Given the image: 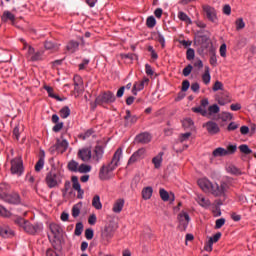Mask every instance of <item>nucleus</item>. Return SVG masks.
I'll list each match as a JSON object with an SVG mask.
<instances>
[{
  "mask_svg": "<svg viewBox=\"0 0 256 256\" xmlns=\"http://www.w3.org/2000/svg\"><path fill=\"white\" fill-rule=\"evenodd\" d=\"M198 185L204 193H210L214 197H223L226 191L229 189V184L226 182L213 183L209 179H200L198 180Z\"/></svg>",
  "mask_w": 256,
  "mask_h": 256,
  "instance_id": "1",
  "label": "nucleus"
},
{
  "mask_svg": "<svg viewBox=\"0 0 256 256\" xmlns=\"http://www.w3.org/2000/svg\"><path fill=\"white\" fill-rule=\"evenodd\" d=\"M123 157V148H118L112 158V161L106 166L103 165L99 171V179L101 181H109L113 177V171L119 167V161Z\"/></svg>",
  "mask_w": 256,
  "mask_h": 256,
  "instance_id": "2",
  "label": "nucleus"
},
{
  "mask_svg": "<svg viewBox=\"0 0 256 256\" xmlns=\"http://www.w3.org/2000/svg\"><path fill=\"white\" fill-rule=\"evenodd\" d=\"M14 223L18 225L25 233H28V235H36V233H39L41 231V225L40 224H31L29 220H25L22 217H17L14 220Z\"/></svg>",
  "mask_w": 256,
  "mask_h": 256,
  "instance_id": "3",
  "label": "nucleus"
},
{
  "mask_svg": "<svg viewBox=\"0 0 256 256\" xmlns=\"http://www.w3.org/2000/svg\"><path fill=\"white\" fill-rule=\"evenodd\" d=\"M63 176L60 172L55 170H51L47 173L45 181L46 185L49 189H55V187H59L62 183Z\"/></svg>",
  "mask_w": 256,
  "mask_h": 256,
  "instance_id": "4",
  "label": "nucleus"
},
{
  "mask_svg": "<svg viewBox=\"0 0 256 256\" xmlns=\"http://www.w3.org/2000/svg\"><path fill=\"white\" fill-rule=\"evenodd\" d=\"M197 43L200 45V53H207V51L213 53V43L207 35L197 36Z\"/></svg>",
  "mask_w": 256,
  "mask_h": 256,
  "instance_id": "5",
  "label": "nucleus"
},
{
  "mask_svg": "<svg viewBox=\"0 0 256 256\" xmlns=\"http://www.w3.org/2000/svg\"><path fill=\"white\" fill-rule=\"evenodd\" d=\"M10 163V171L12 175H17V177H21L25 171V168L23 167V159H21V157H16L13 158Z\"/></svg>",
  "mask_w": 256,
  "mask_h": 256,
  "instance_id": "6",
  "label": "nucleus"
},
{
  "mask_svg": "<svg viewBox=\"0 0 256 256\" xmlns=\"http://www.w3.org/2000/svg\"><path fill=\"white\" fill-rule=\"evenodd\" d=\"M117 98H115V94L111 91H106L103 92L102 94L98 95L96 97L95 102L97 103V105H103V104H111V103H115Z\"/></svg>",
  "mask_w": 256,
  "mask_h": 256,
  "instance_id": "7",
  "label": "nucleus"
},
{
  "mask_svg": "<svg viewBox=\"0 0 256 256\" xmlns=\"http://www.w3.org/2000/svg\"><path fill=\"white\" fill-rule=\"evenodd\" d=\"M204 16L210 23H214V25H217L219 23V18L217 17V10H215L214 7L210 5H204L202 6Z\"/></svg>",
  "mask_w": 256,
  "mask_h": 256,
  "instance_id": "8",
  "label": "nucleus"
},
{
  "mask_svg": "<svg viewBox=\"0 0 256 256\" xmlns=\"http://www.w3.org/2000/svg\"><path fill=\"white\" fill-rule=\"evenodd\" d=\"M69 149V142H67L65 139H57L56 143L50 147V151L52 153H55L57 151L58 153H65Z\"/></svg>",
  "mask_w": 256,
  "mask_h": 256,
  "instance_id": "9",
  "label": "nucleus"
},
{
  "mask_svg": "<svg viewBox=\"0 0 256 256\" xmlns=\"http://www.w3.org/2000/svg\"><path fill=\"white\" fill-rule=\"evenodd\" d=\"M203 127H205L209 135H219V133H221V128L219 127V124H217V122L213 120L204 123Z\"/></svg>",
  "mask_w": 256,
  "mask_h": 256,
  "instance_id": "10",
  "label": "nucleus"
},
{
  "mask_svg": "<svg viewBox=\"0 0 256 256\" xmlns=\"http://www.w3.org/2000/svg\"><path fill=\"white\" fill-rule=\"evenodd\" d=\"M147 150L145 148H140L135 151L128 160V165H133V163H137V161H141V159H145V154Z\"/></svg>",
  "mask_w": 256,
  "mask_h": 256,
  "instance_id": "11",
  "label": "nucleus"
},
{
  "mask_svg": "<svg viewBox=\"0 0 256 256\" xmlns=\"http://www.w3.org/2000/svg\"><path fill=\"white\" fill-rule=\"evenodd\" d=\"M93 157L91 148L86 147L78 150V159H81L84 163L91 161Z\"/></svg>",
  "mask_w": 256,
  "mask_h": 256,
  "instance_id": "12",
  "label": "nucleus"
},
{
  "mask_svg": "<svg viewBox=\"0 0 256 256\" xmlns=\"http://www.w3.org/2000/svg\"><path fill=\"white\" fill-rule=\"evenodd\" d=\"M115 235V227L112 224H108L101 231V237L104 241H109Z\"/></svg>",
  "mask_w": 256,
  "mask_h": 256,
  "instance_id": "13",
  "label": "nucleus"
},
{
  "mask_svg": "<svg viewBox=\"0 0 256 256\" xmlns=\"http://www.w3.org/2000/svg\"><path fill=\"white\" fill-rule=\"evenodd\" d=\"M138 120L139 118L137 115H132L131 110H126V115L124 116V127H133Z\"/></svg>",
  "mask_w": 256,
  "mask_h": 256,
  "instance_id": "14",
  "label": "nucleus"
},
{
  "mask_svg": "<svg viewBox=\"0 0 256 256\" xmlns=\"http://www.w3.org/2000/svg\"><path fill=\"white\" fill-rule=\"evenodd\" d=\"M3 201L6 203H10L11 205H19L21 203V196L17 192H14L12 194H7L2 198Z\"/></svg>",
  "mask_w": 256,
  "mask_h": 256,
  "instance_id": "15",
  "label": "nucleus"
},
{
  "mask_svg": "<svg viewBox=\"0 0 256 256\" xmlns=\"http://www.w3.org/2000/svg\"><path fill=\"white\" fill-rule=\"evenodd\" d=\"M178 220H179V227L182 228V231H185L187 227H189V221H191V218L189 217L188 213L184 212L178 215Z\"/></svg>",
  "mask_w": 256,
  "mask_h": 256,
  "instance_id": "16",
  "label": "nucleus"
},
{
  "mask_svg": "<svg viewBox=\"0 0 256 256\" xmlns=\"http://www.w3.org/2000/svg\"><path fill=\"white\" fill-rule=\"evenodd\" d=\"M104 153L105 147H103V145H96L94 148V154L92 156L93 161H95V163H99V161L103 159Z\"/></svg>",
  "mask_w": 256,
  "mask_h": 256,
  "instance_id": "17",
  "label": "nucleus"
},
{
  "mask_svg": "<svg viewBox=\"0 0 256 256\" xmlns=\"http://www.w3.org/2000/svg\"><path fill=\"white\" fill-rule=\"evenodd\" d=\"M151 139L153 137L148 132H142L136 136L135 141L141 145H147V143H151Z\"/></svg>",
  "mask_w": 256,
  "mask_h": 256,
  "instance_id": "18",
  "label": "nucleus"
},
{
  "mask_svg": "<svg viewBox=\"0 0 256 256\" xmlns=\"http://www.w3.org/2000/svg\"><path fill=\"white\" fill-rule=\"evenodd\" d=\"M195 201L198 203V205H200V207H203L204 209L211 207V200H209V198H205L203 194H197Z\"/></svg>",
  "mask_w": 256,
  "mask_h": 256,
  "instance_id": "19",
  "label": "nucleus"
},
{
  "mask_svg": "<svg viewBox=\"0 0 256 256\" xmlns=\"http://www.w3.org/2000/svg\"><path fill=\"white\" fill-rule=\"evenodd\" d=\"M73 189L78 192L77 198L83 199V194L85 191L81 189V184L79 183V178L77 176H72Z\"/></svg>",
  "mask_w": 256,
  "mask_h": 256,
  "instance_id": "20",
  "label": "nucleus"
},
{
  "mask_svg": "<svg viewBox=\"0 0 256 256\" xmlns=\"http://www.w3.org/2000/svg\"><path fill=\"white\" fill-rule=\"evenodd\" d=\"M1 20L3 23H7V21H11L12 25H15V14L11 13L9 10H5L2 14Z\"/></svg>",
  "mask_w": 256,
  "mask_h": 256,
  "instance_id": "21",
  "label": "nucleus"
},
{
  "mask_svg": "<svg viewBox=\"0 0 256 256\" xmlns=\"http://www.w3.org/2000/svg\"><path fill=\"white\" fill-rule=\"evenodd\" d=\"M123 207H125V199H117L113 205L112 211L113 213H121V211H123Z\"/></svg>",
  "mask_w": 256,
  "mask_h": 256,
  "instance_id": "22",
  "label": "nucleus"
},
{
  "mask_svg": "<svg viewBox=\"0 0 256 256\" xmlns=\"http://www.w3.org/2000/svg\"><path fill=\"white\" fill-rule=\"evenodd\" d=\"M49 229L54 237V239H57L61 233H63V229H61V226L55 223H51L49 226Z\"/></svg>",
  "mask_w": 256,
  "mask_h": 256,
  "instance_id": "23",
  "label": "nucleus"
},
{
  "mask_svg": "<svg viewBox=\"0 0 256 256\" xmlns=\"http://www.w3.org/2000/svg\"><path fill=\"white\" fill-rule=\"evenodd\" d=\"M44 47L47 51H59V47H61V44L46 40L44 42Z\"/></svg>",
  "mask_w": 256,
  "mask_h": 256,
  "instance_id": "24",
  "label": "nucleus"
},
{
  "mask_svg": "<svg viewBox=\"0 0 256 256\" xmlns=\"http://www.w3.org/2000/svg\"><path fill=\"white\" fill-rule=\"evenodd\" d=\"M163 155H165V153L160 152L158 155H156L152 159V163H153L155 169H161V163H163Z\"/></svg>",
  "mask_w": 256,
  "mask_h": 256,
  "instance_id": "25",
  "label": "nucleus"
},
{
  "mask_svg": "<svg viewBox=\"0 0 256 256\" xmlns=\"http://www.w3.org/2000/svg\"><path fill=\"white\" fill-rule=\"evenodd\" d=\"M151 197H153V187L147 186L143 188L142 199H144V201H148V199H150Z\"/></svg>",
  "mask_w": 256,
  "mask_h": 256,
  "instance_id": "26",
  "label": "nucleus"
},
{
  "mask_svg": "<svg viewBox=\"0 0 256 256\" xmlns=\"http://www.w3.org/2000/svg\"><path fill=\"white\" fill-rule=\"evenodd\" d=\"M67 51H69L70 53H75L76 51H78L79 49V42L75 41V40H71L68 42L67 46H66Z\"/></svg>",
  "mask_w": 256,
  "mask_h": 256,
  "instance_id": "27",
  "label": "nucleus"
},
{
  "mask_svg": "<svg viewBox=\"0 0 256 256\" xmlns=\"http://www.w3.org/2000/svg\"><path fill=\"white\" fill-rule=\"evenodd\" d=\"M11 189V186L7 183H0V199H3L7 193H9V190Z\"/></svg>",
  "mask_w": 256,
  "mask_h": 256,
  "instance_id": "28",
  "label": "nucleus"
},
{
  "mask_svg": "<svg viewBox=\"0 0 256 256\" xmlns=\"http://www.w3.org/2000/svg\"><path fill=\"white\" fill-rule=\"evenodd\" d=\"M82 207H83V203H81V202L75 204L72 207V217H74V219H77V217H79V215H81V208Z\"/></svg>",
  "mask_w": 256,
  "mask_h": 256,
  "instance_id": "29",
  "label": "nucleus"
},
{
  "mask_svg": "<svg viewBox=\"0 0 256 256\" xmlns=\"http://www.w3.org/2000/svg\"><path fill=\"white\" fill-rule=\"evenodd\" d=\"M213 157H227V150L223 147H218L212 152Z\"/></svg>",
  "mask_w": 256,
  "mask_h": 256,
  "instance_id": "30",
  "label": "nucleus"
},
{
  "mask_svg": "<svg viewBox=\"0 0 256 256\" xmlns=\"http://www.w3.org/2000/svg\"><path fill=\"white\" fill-rule=\"evenodd\" d=\"M13 230H11V228H9V226H4L1 227L0 226V235L1 237L7 238V237H11V235H13Z\"/></svg>",
  "mask_w": 256,
  "mask_h": 256,
  "instance_id": "31",
  "label": "nucleus"
},
{
  "mask_svg": "<svg viewBox=\"0 0 256 256\" xmlns=\"http://www.w3.org/2000/svg\"><path fill=\"white\" fill-rule=\"evenodd\" d=\"M92 207H94V209H97L98 211H100V209H103V204H101V197H99V195H95L93 197Z\"/></svg>",
  "mask_w": 256,
  "mask_h": 256,
  "instance_id": "32",
  "label": "nucleus"
},
{
  "mask_svg": "<svg viewBox=\"0 0 256 256\" xmlns=\"http://www.w3.org/2000/svg\"><path fill=\"white\" fill-rule=\"evenodd\" d=\"M202 81L203 83H205V85H209V83H211V73H210L209 66L205 67V72L202 75Z\"/></svg>",
  "mask_w": 256,
  "mask_h": 256,
  "instance_id": "33",
  "label": "nucleus"
},
{
  "mask_svg": "<svg viewBox=\"0 0 256 256\" xmlns=\"http://www.w3.org/2000/svg\"><path fill=\"white\" fill-rule=\"evenodd\" d=\"M178 19L180 21H184L188 25H192L193 24V21L191 20V18L185 12H183V11L178 12Z\"/></svg>",
  "mask_w": 256,
  "mask_h": 256,
  "instance_id": "34",
  "label": "nucleus"
},
{
  "mask_svg": "<svg viewBox=\"0 0 256 256\" xmlns=\"http://www.w3.org/2000/svg\"><path fill=\"white\" fill-rule=\"evenodd\" d=\"M67 168L72 172V173H77L79 171V162L75 160H71L68 162Z\"/></svg>",
  "mask_w": 256,
  "mask_h": 256,
  "instance_id": "35",
  "label": "nucleus"
},
{
  "mask_svg": "<svg viewBox=\"0 0 256 256\" xmlns=\"http://www.w3.org/2000/svg\"><path fill=\"white\" fill-rule=\"evenodd\" d=\"M145 83H149V78H143L141 81L136 82L133 87L138 91H143L145 89Z\"/></svg>",
  "mask_w": 256,
  "mask_h": 256,
  "instance_id": "36",
  "label": "nucleus"
},
{
  "mask_svg": "<svg viewBox=\"0 0 256 256\" xmlns=\"http://www.w3.org/2000/svg\"><path fill=\"white\" fill-rule=\"evenodd\" d=\"M61 119H67L71 115V109L69 106H64L59 111Z\"/></svg>",
  "mask_w": 256,
  "mask_h": 256,
  "instance_id": "37",
  "label": "nucleus"
},
{
  "mask_svg": "<svg viewBox=\"0 0 256 256\" xmlns=\"http://www.w3.org/2000/svg\"><path fill=\"white\" fill-rule=\"evenodd\" d=\"M238 149L240 150V153H243L244 155H251L253 153V150H251L247 144L240 145Z\"/></svg>",
  "mask_w": 256,
  "mask_h": 256,
  "instance_id": "38",
  "label": "nucleus"
},
{
  "mask_svg": "<svg viewBox=\"0 0 256 256\" xmlns=\"http://www.w3.org/2000/svg\"><path fill=\"white\" fill-rule=\"evenodd\" d=\"M227 171L231 174V175H242V172L239 168H237L235 165H229L227 167Z\"/></svg>",
  "mask_w": 256,
  "mask_h": 256,
  "instance_id": "39",
  "label": "nucleus"
},
{
  "mask_svg": "<svg viewBox=\"0 0 256 256\" xmlns=\"http://www.w3.org/2000/svg\"><path fill=\"white\" fill-rule=\"evenodd\" d=\"M192 111L193 113H199L200 115H202V117H207L208 115L207 109L203 108L202 106L193 107Z\"/></svg>",
  "mask_w": 256,
  "mask_h": 256,
  "instance_id": "40",
  "label": "nucleus"
},
{
  "mask_svg": "<svg viewBox=\"0 0 256 256\" xmlns=\"http://www.w3.org/2000/svg\"><path fill=\"white\" fill-rule=\"evenodd\" d=\"M219 111H221V108H219V105L213 104L208 107L207 113H208V115H215V114L219 113Z\"/></svg>",
  "mask_w": 256,
  "mask_h": 256,
  "instance_id": "41",
  "label": "nucleus"
},
{
  "mask_svg": "<svg viewBox=\"0 0 256 256\" xmlns=\"http://www.w3.org/2000/svg\"><path fill=\"white\" fill-rule=\"evenodd\" d=\"M146 25L149 29H153V27L157 25V20L155 19V16H149L146 20Z\"/></svg>",
  "mask_w": 256,
  "mask_h": 256,
  "instance_id": "42",
  "label": "nucleus"
},
{
  "mask_svg": "<svg viewBox=\"0 0 256 256\" xmlns=\"http://www.w3.org/2000/svg\"><path fill=\"white\" fill-rule=\"evenodd\" d=\"M182 125H183L184 129H192L193 125H194L193 119H191V118L184 119L182 122Z\"/></svg>",
  "mask_w": 256,
  "mask_h": 256,
  "instance_id": "43",
  "label": "nucleus"
},
{
  "mask_svg": "<svg viewBox=\"0 0 256 256\" xmlns=\"http://www.w3.org/2000/svg\"><path fill=\"white\" fill-rule=\"evenodd\" d=\"M91 171V166L87 164H81L78 167V173H90Z\"/></svg>",
  "mask_w": 256,
  "mask_h": 256,
  "instance_id": "44",
  "label": "nucleus"
},
{
  "mask_svg": "<svg viewBox=\"0 0 256 256\" xmlns=\"http://www.w3.org/2000/svg\"><path fill=\"white\" fill-rule=\"evenodd\" d=\"M159 194H160V197H161L162 201H165V202L169 201L170 193L167 192V190L162 188V189L159 190Z\"/></svg>",
  "mask_w": 256,
  "mask_h": 256,
  "instance_id": "45",
  "label": "nucleus"
},
{
  "mask_svg": "<svg viewBox=\"0 0 256 256\" xmlns=\"http://www.w3.org/2000/svg\"><path fill=\"white\" fill-rule=\"evenodd\" d=\"M186 59L188 61H193L195 59V49L193 48H188L186 51Z\"/></svg>",
  "mask_w": 256,
  "mask_h": 256,
  "instance_id": "46",
  "label": "nucleus"
},
{
  "mask_svg": "<svg viewBox=\"0 0 256 256\" xmlns=\"http://www.w3.org/2000/svg\"><path fill=\"white\" fill-rule=\"evenodd\" d=\"M235 24H236V31H241V29H245V21H243V18H238Z\"/></svg>",
  "mask_w": 256,
  "mask_h": 256,
  "instance_id": "47",
  "label": "nucleus"
},
{
  "mask_svg": "<svg viewBox=\"0 0 256 256\" xmlns=\"http://www.w3.org/2000/svg\"><path fill=\"white\" fill-rule=\"evenodd\" d=\"M74 233L77 237L81 236V234L83 233V223L82 222H78L76 224Z\"/></svg>",
  "mask_w": 256,
  "mask_h": 256,
  "instance_id": "48",
  "label": "nucleus"
},
{
  "mask_svg": "<svg viewBox=\"0 0 256 256\" xmlns=\"http://www.w3.org/2000/svg\"><path fill=\"white\" fill-rule=\"evenodd\" d=\"M227 155H235L237 152V145L230 144L226 148Z\"/></svg>",
  "mask_w": 256,
  "mask_h": 256,
  "instance_id": "49",
  "label": "nucleus"
},
{
  "mask_svg": "<svg viewBox=\"0 0 256 256\" xmlns=\"http://www.w3.org/2000/svg\"><path fill=\"white\" fill-rule=\"evenodd\" d=\"M43 59V52H34V55L30 57V61H41Z\"/></svg>",
  "mask_w": 256,
  "mask_h": 256,
  "instance_id": "50",
  "label": "nucleus"
},
{
  "mask_svg": "<svg viewBox=\"0 0 256 256\" xmlns=\"http://www.w3.org/2000/svg\"><path fill=\"white\" fill-rule=\"evenodd\" d=\"M43 167H45V160L43 158H40L35 165V171L39 173V171H41Z\"/></svg>",
  "mask_w": 256,
  "mask_h": 256,
  "instance_id": "51",
  "label": "nucleus"
},
{
  "mask_svg": "<svg viewBox=\"0 0 256 256\" xmlns=\"http://www.w3.org/2000/svg\"><path fill=\"white\" fill-rule=\"evenodd\" d=\"M156 40L158 41V43H160L162 49H165V36H163V34H161V32L157 33Z\"/></svg>",
  "mask_w": 256,
  "mask_h": 256,
  "instance_id": "52",
  "label": "nucleus"
},
{
  "mask_svg": "<svg viewBox=\"0 0 256 256\" xmlns=\"http://www.w3.org/2000/svg\"><path fill=\"white\" fill-rule=\"evenodd\" d=\"M189 137H191V132L180 134L178 141H180V143H185V141H189Z\"/></svg>",
  "mask_w": 256,
  "mask_h": 256,
  "instance_id": "53",
  "label": "nucleus"
},
{
  "mask_svg": "<svg viewBox=\"0 0 256 256\" xmlns=\"http://www.w3.org/2000/svg\"><path fill=\"white\" fill-rule=\"evenodd\" d=\"M191 71H193V65L188 64L182 71L184 77H189L191 75Z\"/></svg>",
  "mask_w": 256,
  "mask_h": 256,
  "instance_id": "54",
  "label": "nucleus"
},
{
  "mask_svg": "<svg viewBox=\"0 0 256 256\" xmlns=\"http://www.w3.org/2000/svg\"><path fill=\"white\" fill-rule=\"evenodd\" d=\"M21 135V129L19 128V125H16L13 129V137L16 141H19V137Z\"/></svg>",
  "mask_w": 256,
  "mask_h": 256,
  "instance_id": "55",
  "label": "nucleus"
},
{
  "mask_svg": "<svg viewBox=\"0 0 256 256\" xmlns=\"http://www.w3.org/2000/svg\"><path fill=\"white\" fill-rule=\"evenodd\" d=\"M210 65H212V67H217V55L215 54L214 49H213V52L210 56Z\"/></svg>",
  "mask_w": 256,
  "mask_h": 256,
  "instance_id": "56",
  "label": "nucleus"
},
{
  "mask_svg": "<svg viewBox=\"0 0 256 256\" xmlns=\"http://www.w3.org/2000/svg\"><path fill=\"white\" fill-rule=\"evenodd\" d=\"M74 81H78V82H74V85H75V91L79 92L80 85H83V81L81 80V76H75Z\"/></svg>",
  "mask_w": 256,
  "mask_h": 256,
  "instance_id": "57",
  "label": "nucleus"
},
{
  "mask_svg": "<svg viewBox=\"0 0 256 256\" xmlns=\"http://www.w3.org/2000/svg\"><path fill=\"white\" fill-rule=\"evenodd\" d=\"M93 235H94L93 229L88 228V229L85 230V238L88 241H91V239H93Z\"/></svg>",
  "mask_w": 256,
  "mask_h": 256,
  "instance_id": "58",
  "label": "nucleus"
},
{
  "mask_svg": "<svg viewBox=\"0 0 256 256\" xmlns=\"http://www.w3.org/2000/svg\"><path fill=\"white\" fill-rule=\"evenodd\" d=\"M231 119H233V114L229 112L222 113V116H221L222 121H231Z\"/></svg>",
  "mask_w": 256,
  "mask_h": 256,
  "instance_id": "59",
  "label": "nucleus"
},
{
  "mask_svg": "<svg viewBox=\"0 0 256 256\" xmlns=\"http://www.w3.org/2000/svg\"><path fill=\"white\" fill-rule=\"evenodd\" d=\"M63 122H57L55 123V125L52 128V131H54V133H59V131H61V129H63Z\"/></svg>",
  "mask_w": 256,
  "mask_h": 256,
  "instance_id": "60",
  "label": "nucleus"
},
{
  "mask_svg": "<svg viewBox=\"0 0 256 256\" xmlns=\"http://www.w3.org/2000/svg\"><path fill=\"white\" fill-rule=\"evenodd\" d=\"M212 89L213 91H223V83L221 81H216Z\"/></svg>",
  "mask_w": 256,
  "mask_h": 256,
  "instance_id": "61",
  "label": "nucleus"
},
{
  "mask_svg": "<svg viewBox=\"0 0 256 256\" xmlns=\"http://www.w3.org/2000/svg\"><path fill=\"white\" fill-rule=\"evenodd\" d=\"M190 87H191V83L189 82V80H184V81L182 82L181 91H183V92L185 93L186 91L189 90Z\"/></svg>",
  "mask_w": 256,
  "mask_h": 256,
  "instance_id": "62",
  "label": "nucleus"
},
{
  "mask_svg": "<svg viewBox=\"0 0 256 256\" xmlns=\"http://www.w3.org/2000/svg\"><path fill=\"white\" fill-rule=\"evenodd\" d=\"M225 225V218H219L216 220L215 229H221Z\"/></svg>",
  "mask_w": 256,
  "mask_h": 256,
  "instance_id": "63",
  "label": "nucleus"
},
{
  "mask_svg": "<svg viewBox=\"0 0 256 256\" xmlns=\"http://www.w3.org/2000/svg\"><path fill=\"white\" fill-rule=\"evenodd\" d=\"M9 215H10V212H8L5 207L0 205V216L1 217H9Z\"/></svg>",
  "mask_w": 256,
  "mask_h": 256,
  "instance_id": "64",
  "label": "nucleus"
}]
</instances>
